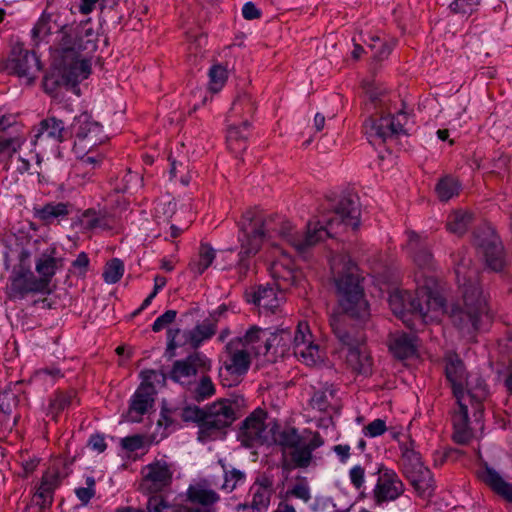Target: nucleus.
I'll list each match as a JSON object with an SVG mask.
<instances>
[{"label": "nucleus", "instance_id": "40", "mask_svg": "<svg viewBox=\"0 0 512 512\" xmlns=\"http://www.w3.org/2000/svg\"><path fill=\"white\" fill-rule=\"evenodd\" d=\"M461 185L459 181L452 176L442 177L435 186L437 197L442 202H447L459 194Z\"/></svg>", "mask_w": 512, "mask_h": 512}, {"label": "nucleus", "instance_id": "52", "mask_svg": "<svg viewBox=\"0 0 512 512\" xmlns=\"http://www.w3.org/2000/svg\"><path fill=\"white\" fill-rule=\"evenodd\" d=\"M458 403V411L452 417L453 428L469 424L468 404L465 402V395L455 396Z\"/></svg>", "mask_w": 512, "mask_h": 512}, {"label": "nucleus", "instance_id": "2", "mask_svg": "<svg viewBox=\"0 0 512 512\" xmlns=\"http://www.w3.org/2000/svg\"><path fill=\"white\" fill-rule=\"evenodd\" d=\"M335 285L343 313H334L330 316L331 329L338 341L348 350V364L359 374L367 375L371 373L372 362L363 350L365 335L362 330L347 323V317L365 321L370 315L363 287L359 278L352 273L336 278Z\"/></svg>", "mask_w": 512, "mask_h": 512}, {"label": "nucleus", "instance_id": "6", "mask_svg": "<svg viewBox=\"0 0 512 512\" xmlns=\"http://www.w3.org/2000/svg\"><path fill=\"white\" fill-rule=\"evenodd\" d=\"M369 100L376 115L367 118L363 124L364 133L372 145H381L400 135H408L414 125L413 116L404 110L391 114L387 93L369 91Z\"/></svg>", "mask_w": 512, "mask_h": 512}, {"label": "nucleus", "instance_id": "61", "mask_svg": "<svg viewBox=\"0 0 512 512\" xmlns=\"http://www.w3.org/2000/svg\"><path fill=\"white\" fill-rule=\"evenodd\" d=\"M123 449L134 452L144 447V436L132 435L127 436L121 440Z\"/></svg>", "mask_w": 512, "mask_h": 512}, {"label": "nucleus", "instance_id": "9", "mask_svg": "<svg viewBox=\"0 0 512 512\" xmlns=\"http://www.w3.org/2000/svg\"><path fill=\"white\" fill-rule=\"evenodd\" d=\"M211 368V359L204 353L195 351L173 363L169 378L182 386L191 387L199 374L208 373Z\"/></svg>", "mask_w": 512, "mask_h": 512}, {"label": "nucleus", "instance_id": "59", "mask_svg": "<svg viewBox=\"0 0 512 512\" xmlns=\"http://www.w3.org/2000/svg\"><path fill=\"white\" fill-rule=\"evenodd\" d=\"M481 0H454L450 4V9L454 13H471L473 7L478 6Z\"/></svg>", "mask_w": 512, "mask_h": 512}, {"label": "nucleus", "instance_id": "7", "mask_svg": "<svg viewBox=\"0 0 512 512\" xmlns=\"http://www.w3.org/2000/svg\"><path fill=\"white\" fill-rule=\"evenodd\" d=\"M306 435L299 434L294 427H287L280 431L276 441L282 447L283 452L289 450L290 461L284 460L282 467L286 470L291 468H307L313 459V452L324 444L319 432L305 431Z\"/></svg>", "mask_w": 512, "mask_h": 512}, {"label": "nucleus", "instance_id": "31", "mask_svg": "<svg viewBox=\"0 0 512 512\" xmlns=\"http://www.w3.org/2000/svg\"><path fill=\"white\" fill-rule=\"evenodd\" d=\"M390 351L399 359H407L416 354V336L407 333H396L391 336Z\"/></svg>", "mask_w": 512, "mask_h": 512}, {"label": "nucleus", "instance_id": "50", "mask_svg": "<svg viewBox=\"0 0 512 512\" xmlns=\"http://www.w3.org/2000/svg\"><path fill=\"white\" fill-rule=\"evenodd\" d=\"M223 469H225L224 464H222ZM224 482L221 485V489L227 493L232 492L238 483L242 482L245 478L243 472L237 469H232L231 471L224 470Z\"/></svg>", "mask_w": 512, "mask_h": 512}, {"label": "nucleus", "instance_id": "45", "mask_svg": "<svg viewBox=\"0 0 512 512\" xmlns=\"http://www.w3.org/2000/svg\"><path fill=\"white\" fill-rule=\"evenodd\" d=\"M200 375V380L198 382L195 380V384H192V386H194V397L198 401L208 399L215 394V386L211 377L208 376L207 373Z\"/></svg>", "mask_w": 512, "mask_h": 512}, {"label": "nucleus", "instance_id": "15", "mask_svg": "<svg viewBox=\"0 0 512 512\" xmlns=\"http://www.w3.org/2000/svg\"><path fill=\"white\" fill-rule=\"evenodd\" d=\"M475 244L484 255L487 266L493 271L504 267L503 246L491 227H484L475 234Z\"/></svg>", "mask_w": 512, "mask_h": 512}, {"label": "nucleus", "instance_id": "42", "mask_svg": "<svg viewBox=\"0 0 512 512\" xmlns=\"http://www.w3.org/2000/svg\"><path fill=\"white\" fill-rule=\"evenodd\" d=\"M169 507V504L162 496L153 495L148 498L145 508L121 506L115 512H167Z\"/></svg>", "mask_w": 512, "mask_h": 512}, {"label": "nucleus", "instance_id": "3", "mask_svg": "<svg viewBox=\"0 0 512 512\" xmlns=\"http://www.w3.org/2000/svg\"><path fill=\"white\" fill-rule=\"evenodd\" d=\"M472 260L462 252L455 259V274L462 298L450 312L454 326L466 336L472 337L481 328L484 317H488L486 299L478 282V269L472 267Z\"/></svg>", "mask_w": 512, "mask_h": 512}, {"label": "nucleus", "instance_id": "33", "mask_svg": "<svg viewBox=\"0 0 512 512\" xmlns=\"http://www.w3.org/2000/svg\"><path fill=\"white\" fill-rule=\"evenodd\" d=\"M250 122L244 118L241 125H231L227 131V145L228 148L235 154L244 151L247 148L246 140L248 137V130Z\"/></svg>", "mask_w": 512, "mask_h": 512}, {"label": "nucleus", "instance_id": "51", "mask_svg": "<svg viewBox=\"0 0 512 512\" xmlns=\"http://www.w3.org/2000/svg\"><path fill=\"white\" fill-rule=\"evenodd\" d=\"M251 491H252L251 508L257 512L266 511L270 504V499H271V496L273 493L259 490V489H254L252 487H251Z\"/></svg>", "mask_w": 512, "mask_h": 512}, {"label": "nucleus", "instance_id": "47", "mask_svg": "<svg viewBox=\"0 0 512 512\" xmlns=\"http://www.w3.org/2000/svg\"><path fill=\"white\" fill-rule=\"evenodd\" d=\"M123 273V262L118 258H113L104 267L103 279L108 284H115L122 278Z\"/></svg>", "mask_w": 512, "mask_h": 512}, {"label": "nucleus", "instance_id": "13", "mask_svg": "<svg viewBox=\"0 0 512 512\" xmlns=\"http://www.w3.org/2000/svg\"><path fill=\"white\" fill-rule=\"evenodd\" d=\"M176 471L175 464L165 457L155 459L143 468V488L149 493H159L169 488Z\"/></svg>", "mask_w": 512, "mask_h": 512}, {"label": "nucleus", "instance_id": "62", "mask_svg": "<svg viewBox=\"0 0 512 512\" xmlns=\"http://www.w3.org/2000/svg\"><path fill=\"white\" fill-rule=\"evenodd\" d=\"M473 436L469 424L454 427L453 439L458 444H467Z\"/></svg>", "mask_w": 512, "mask_h": 512}, {"label": "nucleus", "instance_id": "26", "mask_svg": "<svg viewBox=\"0 0 512 512\" xmlns=\"http://www.w3.org/2000/svg\"><path fill=\"white\" fill-rule=\"evenodd\" d=\"M444 360L445 375L452 386L454 396L465 395L464 383L468 376L463 361L453 352H448Z\"/></svg>", "mask_w": 512, "mask_h": 512}, {"label": "nucleus", "instance_id": "48", "mask_svg": "<svg viewBox=\"0 0 512 512\" xmlns=\"http://www.w3.org/2000/svg\"><path fill=\"white\" fill-rule=\"evenodd\" d=\"M79 160L75 165L76 171H85L89 172L98 167L102 160L103 156L100 153L93 154V150L91 152H86L83 155H76Z\"/></svg>", "mask_w": 512, "mask_h": 512}, {"label": "nucleus", "instance_id": "4", "mask_svg": "<svg viewBox=\"0 0 512 512\" xmlns=\"http://www.w3.org/2000/svg\"><path fill=\"white\" fill-rule=\"evenodd\" d=\"M417 288L415 293L409 291H395L389 296V306L411 329H416L411 317L423 324L440 319L445 312V301L436 291V281L433 276L425 273L416 274Z\"/></svg>", "mask_w": 512, "mask_h": 512}, {"label": "nucleus", "instance_id": "8", "mask_svg": "<svg viewBox=\"0 0 512 512\" xmlns=\"http://www.w3.org/2000/svg\"><path fill=\"white\" fill-rule=\"evenodd\" d=\"M70 138L74 140L73 152L76 155H83L102 144L106 136L103 134L102 126L94 121L90 114L84 112L74 117L70 125Z\"/></svg>", "mask_w": 512, "mask_h": 512}, {"label": "nucleus", "instance_id": "23", "mask_svg": "<svg viewBox=\"0 0 512 512\" xmlns=\"http://www.w3.org/2000/svg\"><path fill=\"white\" fill-rule=\"evenodd\" d=\"M156 390L152 383H141L131 397L128 419L131 422H139L154 404Z\"/></svg>", "mask_w": 512, "mask_h": 512}, {"label": "nucleus", "instance_id": "5", "mask_svg": "<svg viewBox=\"0 0 512 512\" xmlns=\"http://www.w3.org/2000/svg\"><path fill=\"white\" fill-rule=\"evenodd\" d=\"M54 33H60L58 48L61 52H94L97 49L98 33L90 19L76 25H68L58 11L45 10L31 30L32 41L35 46L47 44Z\"/></svg>", "mask_w": 512, "mask_h": 512}, {"label": "nucleus", "instance_id": "39", "mask_svg": "<svg viewBox=\"0 0 512 512\" xmlns=\"http://www.w3.org/2000/svg\"><path fill=\"white\" fill-rule=\"evenodd\" d=\"M187 498L190 502L203 506L212 505L220 499L215 491L207 489L200 484L189 486L187 489Z\"/></svg>", "mask_w": 512, "mask_h": 512}, {"label": "nucleus", "instance_id": "49", "mask_svg": "<svg viewBox=\"0 0 512 512\" xmlns=\"http://www.w3.org/2000/svg\"><path fill=\"white\" fill-rule=\"evenodd\" d=\"M227 80V70L222 65H213L209 70V88L212 92L222 89Z\"/></svg>", "mask_w": 512, "mask_h": 512}, {"label": "nucleus", "instance_id": "30", "mask_svg": "<svg viewBox=\"0 0 512 512\" xmlns=\"http://www.w3.org/2000/svg\"><path fill=\"white\" fill-rule=\"evenodd\" d=\"M464 391L465 402H475L476 410L481 412V403L489 394V389L485 380L481 376L471 375L464 383Z\"/></svg>", "mask_w": 512, "mask_h": 512}, {"label": "nucleus", "instance_id": "28", "mask_svg": "<svg viewBox=\"0 0 512 512\" xmlns=\"http://www.w3.org/2000/svg\"><path fill=\"white\" fill-rule=\"evenodd\" d=\"M71 210L72 204L68 202H48L44 205L34 206L32 214L44 225H52L66 219Z\"/></svg>", "mask_w": 512, "mask_h": 512}, {"label": "nucleus", "instance_id": "27", "mask_svg": "<svg viewBox=\"0 0 512 512\" xmlns=\"http://www.w3.org/2000/svg\"><path fill=\"white\" fill-rule=\"evenodd\" d=\"M477 477L498 496L512 503V483L505 481L502 476L487 463L479 467Z\"/></svg>", "mask_w": 512, "mask_h": 512}, {"label": "nucleus", "instance_id": "64", "mask_svg": "<svg viewBox=\"0 0 512 512\" xmlns=\"http://www.w3.org/2000/svg\"><path fill=\"white\" fill-rule=\"evenodd\" d=\"M252 488L273 493V479L270 476L261 475L257 477Z\"/></svg>", "mask_w": 512, "mask_h": 512}, {"label": "nucleus", "instance_id": "43", "mask_svg": "<svg viewBox=\"0 0 512 512\" xmlns=\"http://www.w3.org/2000/svg\"><path fill=\"white\" fill-rule=\"evenodd\" d=\"M215 250L207 243H201L199 247V259L190 264L191 270L196 275H201L213 263Z\"/></svg>", "mask_w": 512, "mask_h": 512}, {"label": "nucleus", "instance_id": "29", "mask_svg": "<svg viewBox=\"0 0 512 512\" xmlns=\"http://www.w3.org/2000/svg\"><path fill=\"white\" fill-rule=\"evenodd\" d=\"M70 127L66 128L64 122L55 116L43 119L35 134L36 141L51 140L54 143H62L69 139Z\"/></svg>", "mask_w": 512, "mask_h": 512}, {"label": "nucleus", "instance_id": "35", "mask_svg": "<svg viewBox=\"0 0 512 512\" xmlns=\"http://www.w3.org/2000/svg\"><path fill=\"white\" fill-rule=\"evenodd\" d=\"M401 449V468L405 477L411 475L415 470L424 467L420 454L415 451L414 443L412 441L402 443Z\"/></svg>", "mask_w": 512, "mask_h": 512}, {"label": "nucleus", "instance_id": "32", "mask_svg": "<svg viewBox=\"0 0 512 512\" xmlns=\"http://www.w3.org/2000/svg\"><path fill=\"white\" fill-rule=\"evenodd\" d=\"M75 403H78V400L74 390L56 391L49 399L46 415L57 421L58 415Z\"/></svg>", "mask_w": 512, "mask_h": 512}, {"label": "nucleus", "instance_id": "34", "mask_svg": "<svg viewBox=\"0 0 512 512\" xmlns=\"http://www.w3.org/2000/svg\"><path fill=\"white\" fill-rule=\"evenodd\" d=\"M419 496H431L434 491V480L431 471L427 467L415 470L406 477Z\"/></svg>", "mask_w": 512, "mask_h": 512}, {"label": "nucleus", "instance_id": "63", "mask_svg": "<svg viewBox=\"0 0 512 512\" xmlns=\"http://www.w3.org/2000/svg\"><path fill=\"white\" fill-rule=\"evenodd\" d=\"M242 15L246 20L259 19L262 15L260 9L253 2H246L242 8Z\"/></svg>", "mask_w": 512, "mask_h": 512}, {"label": "nucleus", "instance_id": "11", "mask_svg": "<svg viewBox=\"0 0 512 512\" xmlns=\"http://www.w3.org/2000/svg\"><path fill=\"white\" fill-rule=\"evenodd\" d=\"M221 361L220 377L223 378V372H225L238 379L248 372L252 362V353L241 346L240 340H230L225 345ZM222 382L225 386H232V383H225L224 379Z\"/></svg>", "mask_w": 512, "mask_h": 512}, {"label": "nucleus", "instance_id": "18", "mask_svg": "<svg viewBox=\"0 0 512 512\" xmlns=\"http://www.w3.org/2000/svg\"><path fill=\"white\" fill-rule=\"evenodd\" d=\"M266 417V412L258 408L242 422L238 439L245 447L251 448L265 443Z\"/></svg>", "mask_w": 512, "mask_h": 512}, {"label": "nucleus", "instance_id": "56", "mask_svg": "<svg viewBox=\"0 0 512 512\" xmlns=\"http://www.w3.org/2000/svg\"><path fill=\"white\" fill-rule=\"evenodd\" d=\"M287 494L301 499L304 502H308L311 499L310 488L305 478H301Z\"/></svg>", "mask_w": 512, "mask_h": 512}, {"label": "nucleus", "instance_id": "25", "mask_svg": "<svg viewBox=\"0 0 512 512\" xmlns=\"http://www.w3.org/2000/svg\"><path fill=\"white\" fill-rule=\"evenodd\" d=\"M20 147L21 142L16 138L0 141V162L5 164L6 170L13 169L24 174L30 169V162L19 155Z\"/></svg>", "mask_w": 512, "mask_h": 512}, {"label": "nucleus", "instance_id": "55", "mask_svg": "<svg viewBox=\"0 0 512 512\" xmlns=\"http://www.w3.org/2000/svg\"><path fill=\"white\" fill-rule=\"evenodd\" d=\"M60 485V475L58 468H49L42 476L40 487L54 493L55 489Z\"/></svg>", "mask_w": 512, "mask_h": 512}, {"label": "nucleus", "instance_id": "46", "mask_svg": "<svg viewBox=\"0 0 512 512\" xmlns=\"http://www.w3.org/2000/svg\"><path fill=\"white\" fill-rule=\"evenodd\" d=\"M256 110L255 103L252 96L247 93L239 95L233 102L231 107V113L235 116L244 117L246 115H252Z\"/></svg>", "mask_w": 512, "mask_h": 512}, {"label": "nucleus", "instance_id": "37", "mask_svg": "<svg viewBox=\"0 0 512 512\" xmlns=\"http://www.w3.org/2000/svg\"><path fill=\"white\" fill-rule=\"evenodd\" d=\"M336 393L337 391L332 385L314 391L310 399L311 407L320 412L328 411L329 408L337 405Z\"/></svg>", "mask_w": 512, "mask_h": 512}, {"label": "nucleus", "instance_id": "16", "mask_svg": "<svg viewBox=\"0 0 512 512\" xmlns=\"http://www.w3.org/2000/svg\"><path fill=\"white\" fill-rule=\"evenodd\" d=\"M216 333V325L210 320L204 321L194 329L181 332L180 329L168 331V350H175L185 344L191 348H198L205 340Z\"/></svg>", "mask_w": 512, "mask_h": 512}, {"label": "nucleus", "instance_id": "14", "mask_svg": "<svg viewBox=\"0 0 512 512\" xmlns=\"http://www.w3.org/2000/svg\"><path fill=\"white\" fill-rule=\"evenodd\" d=\"M292 351L294 356L307 366H314L322 361L319 345L313 340L309 325L299 322L294 332Z\"/></svg>", "mask_w": 512, "mask_h": 512}, {"label": "nucleus", "instance_id": "17", "mask_svg": "<svg viewBox=\"0 0 512 512\" xmlns=\"http://www.w3.org/2000/svg\"><path fill=\"white\" fill-rule=\"evenodd\" d=\"M377 473L378 478L373 489V498L377 505L395 501L404 493V483L394 470L382 466Z\"/></svg>", "mask_w": 512, "mask_h": 512}, {"label": "nucleus", "instance_id": "22", "mask_svg": "<svg viewBox=\"0 0 512 512\" xmlns=\"http://www.w3.org/2000/svg\"><path fill=\"white\" fill-rule=\"evenodd\" d=\"M270 274L280 289L286 290L297 285L302 274L295 268L293 260L288 255H282L270 266Z\"/></svg>", "mask_w": 512, "mask_h": 512}, {"label": "nucleus", "instance_id": "60", "mask_svg": "<svg viewBox=\"0 0 512 512\" xmlns=\"http://www.w3.org/2000/svg\"><path fill=\"white\" fill-rule=\"evenodd\" d=\"M349 479L351 484L357 490H361L365 483V470L360 465L353 466L349 471Z\"/></svg>", "mask_w": 512, "mask_h": 512}, {"label": "nucleus", "instance_id": "1", "mask_svg": "<svg viewBox=\"0 0 512 512\" xmlns=\"http://www.w3.org/2000/svg\"><path fill=\"white\" fill-rule=\"evenodd\" d=\"M360 209L356 200L344 197L339 200L334 210L323 216L322 220L308 222L305 232H297L294 226L278 215L266 216L261 211H245L237 223L239 243L237 268L245 275L253 258L266 240L276 235L289 243L299 254L307 253L312 247L333 237L343 228L356 229L360 224Z\"/></svg>", "mask_w": 512, "mask_h": 512}, {"label": "nucleus", "instance_id": "41", "mask_svg": "<svg viewBox=\"0 0 512 512\" xmlns=\"http://www.w3.org/2000/svg\"><path fill=\"white\" fill-rule=\"evenodd\" d=\"M252 301L259 307L270 310L272 312L279 306V301L272 287L259 286L253 293Z\"/></svg>", "mask_w": 512, "mask_h": 512}, {"label": "nucleus", "instance_id": "58", "mask_svg": "<svg viewBox=\"0 0 512 512\" xmlns=\"http://www.w3.org/2000/svg\"><path fill=\"white\" fill-rule=\"evenodd\" d=\"M176 316L177 312L175 310H167L162 315L156 318L152 325V330L154 332H159L163 330L176 319Z\"/></svg>", "mask_w": 512, "mask_h": 512}, {"label": "nucleus", "instance_id": "10", "mask_svg": "<svg viewBox=\"0 0 512 512\" xmlns=\"http://www.w3.org/2000/svg\"><path fill=\"white\" fill-rule=\"evenodd\" d=\"M235 419V411L229 401L221 400L213 403L206 408L198 439L206 441L214 438L221 430L229 427Z\"/></svg>", "mask_w": 512, "mask_h": 512}, {"label": "nucleus", "instance_id": "24", "mask_svg": "<svg viewBox=\"0 0 512 512\" xmlns=\"http://www.w3.org/2000/svg\"><path fill=\"white\" fill-rule=\"evenodd\" d=\"M83 51L62 53L63 61V75L68 82L79 83L88 78L91 73L90 62L87 59L81 58ZM87 54L91 52L85 51Z\"/></svg>", "mask_w": 512, "mask_h": 512}, {"label": "nucleus", "instance_id": "57", "mask_svg": "<svg viewBox=\"0 0 512 512\" xmlns=\"http://www.w3.org/2000/svg\"><path fill=\"white\" fill-rule=\"evenodd\" d=\"M387 430L386 423L384 420L378 418L370 422L363 428V433L367 437H378L385 433Z\"/></svg>", "mask_w": 512, "mask_h": 512}, {"label": "nucleus", "instance_id": "53", "mask_svg": "<svg viewBox=\"0 0 512 512\" xmlns=\"http://www.w3.org/2000/svg\"><path fill=\"white\" fill-rule=\"evenodd\" d=\"M206 409L199 408L197 406H187L182 410V420L185 422H197L199 426V432H201V425L204 423Z\"/></svg>", "mask_w": 512, "mask_h": 512}, {"label": "nucleus", "instance_id": "38", "mask_svg": "<svg viewBox=\"0 0 512 512\" xmlns=\"http://www.w3.org/2000/svg\"><path fill=\"white\" fill-rule=\"evenodd\" d=\"M409 249L413 253V260L419 268L431 269L433 267V257L427 248H418L419 236L415 232H408Z\"/></svg>", "mask_w": 512, "mask_h": 512}, {"label": "nucleus", "instance_id": "21", "mask_svg": "<svg viewBox=\"0 0 512 512\" xmlns=\"http://www.w3.org/2000/svg\"><path fill=\"white\" fill-rule=\"evenodd\" d=\"M10 291L13 297L23 299L29 293H50V288L30 271H19L11 277Z\"/></svg>", "mask_w": 512, "mask_h": 512}, {"label": "nucleus", "instance_id": "54", "mask_svg": "<svg viewBox=\"0 0 512 512\" xmlns=\"http://www.w3.org/2000/svg\"><path fill=\"white\" fill-rule=\"evenodd\" d=\"M53 492L46 490L42 487H38L37 491L33 495L32 501L38 506V512H45L50 509L53 503Z\"/></svg>", "mask_w": 512, "mask_h": 512}, {"label": "nucleus", "instance_id": "36", "mask_svg": "<svg viewBox=\"0 0 512 512\" xmlns=\"http://www.w3.org/2000/svg\"><path fill=\"white\" fill-rule=\"evenodd\" d=\"M79 223L82 229L87 232L111 228L106 213L95 209L85 210L79 217Z\"/></svg>", "mask_w": 512, "mask_h": 512}, {"label": "nucleus", "instance_id": "44", "mask_svg": "<svg viewBox=\"0 0 512 512\" xmlns=\"http://www.w3.org/2000/svg\"><path fill=\"white\" fill-rule=\"evenodd\" d=\"M471 222V214L464 211H455L448 216L447 229L456 235H463Z\"/></svg>", "mask_w": 512, "mask_h": 512}, {"label": "nucleus", "instance_id": "20", "mask_svg": "<svg viewBox=\"0 0 512 512\" xmlns=\"http://www.w3.org/2000/svg\"><path fill=\"white\" fill-rule=\"evenodd\" d=\"M11 67L20 77L33 80L41 70L40 60L34 52L26 50L22 45H15L11 52Z\"/></svg>", "mask_w": 512, "mask_h": 512}, {"label": "nucleus", "instance_id": "19", "mask_svg": "<svg viewBox=\"0 0 512 512\" xmlns=\"http://www.w3.org/2000/svg\"><path fill=\"white\" fill-rule=\"evenodd\" d=\"M64 267V259L54 244L41 251L35 259V271L49 288L52 278Z\"/></svg>", "mask_w": 512, "mask_h": 512}, {"label": "nucleus", "instance_id": "12", "mask_svg": "<svg viewBox=\"0 0 512 512\" xmlns=\"http://www.w3.org/2000/svg\"><path fill=\"white\" fill-rule=\"evenodd\" d=\"M291 332L282 329L276 333H268L258 326H251L242 337L232 340H240L241 346L250 350L255 355L266 354L272 347L280 345L282 341L290 340Z\"/></svg>", "mask_w": 512, "mask_h": 512}]
</instances>
